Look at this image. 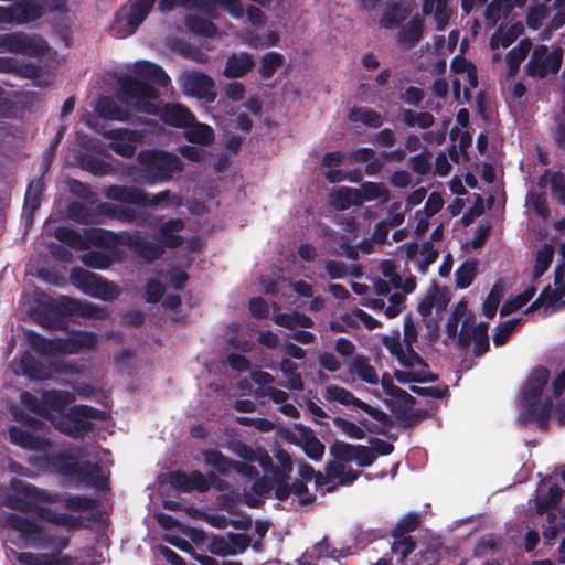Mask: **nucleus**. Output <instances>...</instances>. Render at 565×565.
Wrapping results in <instances>:
<instances>
[{"label": "nucleus", "instance_id": "nucleus-1", "mask_svg": "<svg viewBox=\"0 0 565 565\" xmlns=\"http://www.w3.org/2000/svg\"><path fill=\"white\" fill-rule=\"evenodd\" d=\"M134 74L136 76L124 75L118 78V89L116 92L118 100L158 99L159 90L154 85L167 87L171 82L160 65L148 61L136 62Z\"/></svg>", "mask_w": 565, "mask_h": 565}, {"label": "nucleus", "instance_id": "nucleus-2", "mask_svg": "<svg viewBox=\"0 0 565 565\" xmlns=\"http://www.w3.org/2000/svg\"><path fill=\"white\" fill-rule=\"evenodd\" d=\"M73 316L103 320L107 318L108 313L106 309L97 305L82 302L65 296L49 298L36 310L38 323L51 330H66L68 327L66 319Z\"/></svg>", "mask_w": 565, "mask_h": 565}, {"label": "nucleus", "instance_id": "nucleus-3", "mask_svg": "<svg viewBox=\"0 0 565 565\" xmlns=\"http://www.w3.org/2000/svg\"><path fill=\"white\" fill-rule=\"evenodd\" d=\"M138 162L141 166V179L147 184L168 182L184 168L177 154L160 149L140 151Z\"/></svg>", "mask_w": 565, "mask_h": 565}, {"label": "nucleus", "instance_id": "nucleus-4", "mask_svg": "<svg viewBox=\"0 0 565 565\" xmlns=\"http://www.w3.org/2000/svg\"><path fill=\"white\" fill-rule=\"evenodd\" d=\"M107 413L88 405H73L66 413L52 416V426L61 434L74 439L84 438L92 429L95 420H105Z\"/></svg>", "mask_w": 565, "mask_h": 565}, {"label": "nucleus", "instance_id": "nucleus-5", "mask_svg": "<svg viewBox=\"0 0 565 565\" xmlns=\"http://www.w3.org/2000/svg\"><path fill=\"white\" fill-rule=\"evenodd\" d=\"M156 0H129L115 12L109 25L113 36L125 39L132 35L151 12Z\"/></svg>", "mask_w": 565, "mask_h": 565}, {"label": "nucleus", "instance_id": "nucleus-6", "mask_svg": "<svg viewBox=\"0 0 565 565\" xmlns=\"http://www.w3.org/2000/svg\"><path fill=\"white\" fill-rule=\"evenodd\" d=\"M71 280L84 294L104 301H113L120 295V290L115 282L83 268L72 269Z\"/></svg>", "mask_w": 565, "mask_h": 565}, {"label": "nucleus", "instance_id": "nucleus-7", "mask_svg": "<svg viewBox=\"0 0 565 565\" xmlns=\"http://www.w3.org/2000/svg\"><path fill=\"white\" fill-rule=\"evenodd\" d=\"M106 199L138 206H157L170 198V190H163L151 199L148 193L138 186L113 184L103 190Z\"/></svg>", "mask_w": 565, "mask_h": 565}, {"label": "nucleus", "instance_id": "nucleus-8", "mask_svg": "<svg viewBox=\"0 0 565 565\" xmlns=\"http://www.w3.org/2000/svg\"><path fill=\"white\" fill-rule=\"evenodd\" d=\"M563 53L562 47H555L550 52L544 44L536 46L525 66L527 75L545 78L550 74H556L562 66Z\"/></svg>", "mask_w": 565, "mask_h": 565}, {"label": "nucleus", "instance_id": "nucleus-9", "mask_svg": "<svg viewBox=\"0 0 565 565\" xmlns=\"http://www.w3.org/2000/svg\"><path fill=\"white\" fill-rule=\"evenodd\" d=\"M0 47L10 53H18L32 57L43 56L49 49L47 42L42 36H31L24 32L1 34Z\"/></svg>", "mask_w": 565, "mask_h": 565}, {"label": "nucleus", "instance_id": "nucleus-10", "mask_svg": "<svg viewBox=\"0 0 565 565\" xmlns=\"http://www.w3.org/2000/svg\"><path fill=\"white\" fill-rule=\"evenodd\" d=\"M324 397L330 402H338L341 405L354 406L361 411H364L373 419L382 423L385 426L392 425V419L388 414L355 397L352 392L344 387L338 385H330L326 388Z\"/></svg>", "mask_w": 565, "mask_h": 565}, {"label": "nucleus", "instance_id": "nucleus-11", "mask_svg": "<svg viewBox=\"0 0 565 565\" xmlns=\"http://www.w3.org/2000/svg\"><path fill=\"white\" fill-rule=\"evenodd\" d=\"M180 87L185 96L205 99L213 103L216 99L214 79L198 71L184 72L180 77Z\"/></svg>", "mask_w": 565, "mask_h": 565}, {"label": "nucleus", "instance_id": "nucleus-12", "mask_svg": "<svg viewBox=\"0 0 565 565\" xmlns=\"http://www.w3.org/2000/svg\"><path fill=\"white\" fill-rule=\"evenodd\" d=\"M43 7L36 0H18L9 7L0 6V23L28 24L41 19Z\"/></svg>", "mask_w": 565, "mask_h": 565}, {"label": "nucleus", "instance_id": "nucleus-13", "mask_svg": "<svg viewBox=\"0 0 565 565\" xmlns=\"http://www.w3.org/2000/svg\"><path fill=\"white\" fill-rule=\"evenodd\" d=\"M22 373L32 380H47L55 373L67 372L64 362L52 360L49 365L34 356L30 351H24L19 359Z\"/></svg>", "mask_w": 565, "mask_h": 565}, {"label": "nucleus", "instance_id": "nucleus-14", "mask_svg": "<svg viewBox=\"0 0 565 565\" xmlns=\"http://www.w3.org/2000/svg\"><path fill=\"white\" fill-rule=\"evenodd\" d=\"M169 484L177 491L191 493L198 491L204 493L210 490L207 478L199 470L186 473L182 470L170 471L167 475Z\"/></svg>", "mask_w": 565, "mask_h": 565}, {"label": "nucleus", "instance_id": "nucleus-15", "mask_svg": "<svg viewBox=\"0 0 565 565\" xmlns=\"http://www.w3.org/2000/svg\"><path fill=\"white\" fill-rule=\"evenodd\" d=\"M295 429L298 431V435L290 434L287 439L300 446L308 458L313 461H320L326 450L323 443L319 440L315 431L308 426L295 424Z\"/></svg>", "mask_w": 565, "mask_h": 565}, {"label": "nucleus", "instance_id": "nucleus-16", "mask_svg": "<svg viewBox=\"0 0 565 565\" xmlns=\"http://www.w3.org/2000/svg\"><path fill=\"white\" fill-rule=\"evenodd\" d=\"M276 458L278 466H274L271 471V479L275 483V498L279 501H286L288 499L287 483L291 479L294 465L290 455L284 449L277 451Z\"/></svg>", "mask_w": 565, "mask_h": 565}, {"label": "nucleus", "instance_id": "nucleus-17", "mask_svg": "<svg viewBox=\"0 0 565 565\" xmlns=\"http://www.w3.org/2000/svg\"><path fill=\"white\" fill-rule=\"evenodd\" d=\"M110 139L109 148L124 158H131L136 153V142L139 140V134L130 129H114L105 134Z\"/></svg>", "mask_w": 565, "mask_h": 565}, {"label": "nucleus", "instance_id": "nucleus-18", "mask_svg": "<svg viewBox=\"0 0 565 565\" xmlns=\"http://www.w3.org/2000/svg\"><path fill=\"white\" fill-rule=\"evenodd\" d=\"M523 407L525 422H536L537 428L542 431L548 429V422L553 411V402L551 398L525 402L523 403Z\"/></svg>", "mask_w": 565, "mask_h": 565}, {"label": "nucleus", "instance_id": "nucleus-19", "mask_svg": "<svg viewBox=\"0 0 565 565\" xmlns=\"http://www.w3.org/2000/svg\"><path fill=\"white\" fill-rule=\"evenodd\" d=\"M74 478L79 483L97 490H104L108 486V479L98 462L81 461Z\"/></svg>", "mask_w": 565, "mask_h": 565}, {"label": "nucleus", "instance_id": "nucleus-20", "mask_svg": "<svg viewBox=\"0 0 565 565\" xmlns=\"http://www.w3.org/2000/svg\"><path fill=\"white\" fill-rule=\"evenodd\" d=\"M160 118L174 128H189L195 121L194 114L182 104H166L161 108Z\"/></svg>", "mask_w": 565, "mask_h": 565}, {"label": "nucleus", "instance_id": "nucleus-21", "mask_svg": "<svg viewBox=\"0 0 565 565\" xmlns=\"http://www.w3.org/2000/svg\"><path fill=\"white\" fill-rule=\"evenodd\" d=\"M550 371L545 366H536L521 391L522 403L540 399L541 394L548 383Z\"/></svg>", "mask_w": 565, "mask_h": 565}, {"label": "nucleus", "instance_id": "nucleus-22", "mask_svg": "<svg viewBox=\"0 0 565 565\" xmlns=\"http://www.w3.org/2000/svg\"><path fill=\"white\" fill-rule=\"evenodd\" d=\"M185 223L181 218H170L159 227V242L163 249L178 248L183 244V237L179 234L183 231Z\"/></svg>", "mask_w": 565, "mask_h": 565}, {"label": "nucleus", "instance_id": "nucleus-23", "mask_svg": "<svg viewBox=\"0 0 565 565\" xmlns=\"http://www.w3.org/2000/svg\"><path fill=\"white\" fill-rule=\"evenodd\" d=\"M255 65L253 55L247 52L239 54L233 53L228 56L224 68V76L227 78H237L246 75Z\"/></svg>", "mask_w": 565, "mask_h": 565}, {"label": "nucleus", "instance_id": "nucleus-24", "mask_svg": "<svg viewBox=\"0 0 565 565\" xmlns=\"http://www.w3.org/2000/svg\"><path fill=\"white\" fill-rule=\"evenodd\" d=\"M63 353L75 354L82 350H93L97 347L98 338L94 332L82 331L71 338H62Z\"/></svg>", "mask_w": 565, "mask_h": 565}, {"label": "nucleus", "instance_id": "nucleus-25", "mask_svg": "<svg viewBox=\"0 0 565 565\" xmlns=\"http://www.w3.org/2000/svg\"><path fill=\"white\" fill-rule=\"evenodd\" d=\"M96 212L98 214V218L105 216L121 221L124 223H137L139 225L142 224L141 221L137 220L136 211L129 206L115 205L104 202L96 205Z\"/></svg>", "mask_w": 565, "mask_h": 565}, {"label": "nucleus", "instance_id": "nucleus-26", "mask_svg": "<svg viewBox=\"0 0 565 565\" xmlns=\"http://www.w3.org/2000/svg\"><path fill=\"white\" fill-rule=\"evenodd\" d=\"M381 385L383 392L392 398V402L388 403L391 408L392 405L407 407L416 404V398L408 394L405 390L396 386L393 382V377L388 373H384L382 375Z\"/></svg>", "mask_w": 565, "mask_h": 565}, {"label": "nucleus", "instance_id": "nucleus-27", "mask_svg": "<svg viewBox=\"0 0 565 565\" xmlns=\"http://www.w3.org/2000/svg\"><path fill=\"white\" fill-rule=\"evenodd\" d=\"M28 343L39 354L53 356L63 353L62 338L47 339L39 333L29 332Z\"/></svg>", "mask_w": 565, "mask_h": 565}, {"label": "nucleus", "instance_id": "nucleus-28", "mask_svg": "<svg viewBox=\"0 0 565 565\" xmlns=\"http://www.w3.org/2000/svg\"><path fill=\"white\" fill-rule=\"evenodd\" d=\"M95 111L100 118L117 121H127L129 110L120 107L111 97L102 96L98 98Z\"/></svg>", "mask_w": 565, "mask_h": 565}, {"label": "nucleus", "instance_id": "nucleus-29", "mask_svg": "<svg viewBox=\"0 0 565 565\" xmlns=\"http://www.w3.org/2000/svg\"><path fill=\"white\" fill-rule=\"evenodd\" d=\"M349 371L367 384L375 385L379 382L376 370L371 365L369 358L365 355H354L349 364Z\"/></svg>", "mask_w": 565, "mask_h": 565}, {"label": "nucleus", "instance_id": "nucleus-30", "mask_svg": "<svg viewBox=\"0 0 565 565\" xmlns=\"http://www.w3.org/2000/svg\"><path fill=\"white\" fill-rule=\"evenodd\" d=\"M206 466L212 467L217 473L228 476L235 468L236 460H232L216 449H206L202 452Z\"/></svg>", "mask_w": 565, "mask_h": 565}, {"label": "nucleus", "instance_id": "nucleus-31", "mask_svg": "<svg viewBox=\"0 0 565 565\" xmlns=\"http://www.w3.org/2000/svg\"><path fill=\"white\" fill-rule=\"evenodd\" d=\"M423 20L415 15L398 33V43L403 44L407 49L414 47L423 36Z\"/></svg>", "mask_w": 565, "mask_h": 565}, {"label": "nucleus", "instance_id": "nucleus-32", "mask_svg": "<svg viewBox=\"0 0 565 565\" xmlns=\"http://www.w3.org/2000/svg\"><path fill=\"white\" fill-rule=\"evenodd\" d=\"M78 164L83 170L97 177L108 175L113 171V166L109 162L90 152L81 153Z\"/></svg>", "mask_w": 565, "mask_h": 565}, {"label": "nucleus", "instance_id": "nucleus-33", "mask_svg": "<svg viewBox=\"0 0 565 565\" xmlns=\"http://www.w3.org/2000/svg\"><path fill=\"white\" fill-rule=\"evenodd\" d=\"M115 232L102 227H86L84 228V238L89 245L104 248H115Z\"/></svg>", "mask_w": 565, "mask_h": 565}, {"label": "nucleus", "instance_id": "nucleus-34", "mask_svg": "<svg viewBox=\"0 0 565 565\" xmlns=\"http://www.w3.org/2000/svg\"><path fill=\"white\" fill-rule=\"evenodd\" d=\"M115 232L102 227H86L84 228V238L89 245L104 248H115Z\"/></svg>", "mask_w": 565, "mask_h": 565}, {"label": "nucleus", "instance_id": "nucleus-35", "mask_svg": "<svg viewBox=\"0 0 565 565\" xmlns=\"http://www.w3.org/2000/svg\"><path fill=\"white\" fill-rule=\"evenodd\" d=\"M362 204L363 202L360 195V190L358 189L342 186L332 194V205L339 211H344L353 205L360 206Z\"/></svg>", "mask_w": 565, "mask_h": 565}, {"label": "nucleus", "instance_id": "nucleus-36", "mask_svg": "<svg viewBox=\"0 0 565 565\" xmlns=\"http://www.w3.org/2000/svg\"><path fill=\"white\" fill-rule=\"evenodd\" d=\"M81 461L70 452H58L50 458V465L61 476L75 477Z\"/></svg>", "mask_w": 565, "mask_h": 565}, {"label": "nucleus", "instance_id": "nucleus-37", "mask_svg": "<svg viewBox=\"0 0 565 565\" xmlns=\"http://www.w3.org/2000/svg\"><path fill=\"white\" fill-rule=\"evenodd\" d=\"M409 15V11L401 3L387 6L380 19V25L384 29H394L399 26Z\"/></svg>", "mask_w": 565, "mask_h": 565}, {"label": "nucleus", "instance_id": "nucleus-38", "mask_svg": "<svg viewBox=\"0 0 565 565\" xmlns=\"http://www.w3.org/2000/svg\"><path fill=\"white\" fill-rule=\"evenodd\" d=\"M348 118L351 122H362L373 129H377L383 125L381 114L371 108L353 107L350 109Z\"/></svg>", "mask_w": 565, "mask_h": 565}, {"label": "nucleus", "instance_id": "nucleus-39", "mask_svg": "<svg viewBox=\"0 0 565 565\" xmlns=\"http://www.w3.org/2000/svg\"><path fill=\"white\" fill-rule=\"evenodd\" d=\"M359 190L363 203L380 200L381 203L385 204L391 199L390 190L382 182L365 181Z\"/></svg>", "mask_w": 565, "mask_h": 565}, {"label": "nucleus", "instance_id": "nucleus-40", "mask_svg": "<svg viewBox=\"0 0 565 565\" xmlns=\"http://www.w3.org/2000/svg\"><path fill=\"white\" fill-rule=\"evenodd\" d=\"M8 434L12 444L29 450L39 449L40 438L36 437L33 433L19 426L12 425L9 427Z\"/></svg>", "mask_w": 565, "mask_h": 565}, {"label": "nucleus", "instance_id": "nucleus-41", "mask_svg": "<svg viewBox=\"0 0 565 565\" xmlns=\"http://www.w3.org/2000/svg\"><path fill=\"white\" fill-rule=\"evenodd\" d=\"M132 250L147 263L160 259L164 254L160 243L150 242L142 235H140Z\"/></svg>", "mask_w": 565, "mask_h": 565}, {"label": "nucleus", "instance_id": "nucleus-42", "mask_svg": "<svg viewBox=\"0 0 565 565\" xmlns=\"http://www.w3.org/2000/svg\"><path fill=\"white\" fill-rule=\"evenodd\" d=\"M68 216L78 224L89 225V224H102V218H98V214L96 212V207L90 211L84 204L78 202H72L67 206Z\"/></svg>", "mask_w": 565, "mask_h": 565}, {"label": "nucleus", "instance_id": "nucleus-43", "mask_svg": "<svg viewBox=\"0 0 565 565\" xmlns=\"http://www.w3.org/2000/svg\"><path fill=\"white\" fill-rule=\"evenodd\" d=\"M392 411L402 420L403 427H413L429 416V411L424 408L412 409V406L392 405Z\"/></svg>", "mask_w": 565, "mask_h": 565}, {"label": "nucleus", "instance_id": "nucleus-44", "mask_svg": "<svg viewBox=\"0 0 565 565\" xmlns=\"http://www.w3.org/2000/svg\"><path fill=\"white\" fill-rule=\"evenodd\" d=\"M71 392L62 390H49L42 394V403L45 409L61 411L74 401Z\"/></svg>", "mask_w": 565, "mask_h": 565}, {"label": "nucleus", "instance_id": "nucleus-45", "mask_svg": "<svg viewBox=\"0 0 565 565\" xmlns=\"http://www.w3.org/2000/svg\"><path fill=\"white\" fill-rule=\"evenodd\" d=\"M54 236L57 241H60L70 248L76 250L87 249V243L85 242L84 234L82 235L79 232L73 228L66 226H58L54 231Z\"/></svg>", "mask_w": 565, "mask_h": 565}, {"label": "nucleus", "instance_id": "nucleus-46", "mask_svg": "<svg viewBox=\"0 0 565 565\" xmlns=\"http://www.w3.org/2000/svg\"><path fill=\"white\" fill-rule=\"evenodd\" d=\"M185 25L192 33L200 36L215 38L217 35V26L210 19L200 15H188Z\"/></svg>", "mask_w": 565, "mask_h": 565}, {"label": "nucleus", "instance_id": "nucleus-47", "mask_svg": "<svg viewBox=\"0 0 565 565\" xmlns=\"http://www.w3.org/2000/svg\"><path fill=\"white\" fill-rule=\"evenodd\" d=\"M45 185L41 178L31 181L24 195V210L32 215L41 205Z\"/></svg>", "mask_w": 565, "mask_h": 565}, {"label": "nucleus", "instance_id": "nucleus-48", "mask_svg": "<svg viewBox=\"0 0 565 565\" xmlns=\"http://www.w3.org/2000/svg\"><path fill=\"white\" fill-rule=\"evenodd\" d=\"M186 139L192 143L209 146L214 141V130L205 124L193 122L185 132Z\"/></svg>", "mask_w": 565, "mask_h": 565}, {"label": "nucleus", "instance_id": "nucleus-49", "mask_svg": "<svg viewBox=\"0 0 565 565\" xmlns=\"http://www.w3.org/2000/svg\"><path fill=\"white\" fill-rule=\"evenodd\" d=\"M274 321L276 324L291 330L297 327H313V320L309 316L298 311H294L292 313H279L275 316Z\"/></svg>", "mask_w": 565, "mask_h": 565}, {"label": "nucleus", "instance_id": "nucleus-50", "mask_svg": "<svg viewBox=\"0 0 565 565\" xmlns=\"http://www.w3.org/2000/svg\"><path fill=\"white\" fill-rule=\"evenodd\" d=\"M284 64L285 57L281 53L268 52L260 58L258 73L263 79H269Z\"/></svg>", "mask_w": 565, "mask_h": 565}, {"label": "nucleus", "instance_id": "nucleus-51", "mask_svg": "<svg viewBox=\"0 0 565 565\" xmlns=\"http://www.w3.org/2000/svg\"><path fill=\"white\" fill-rule=\"evenodd\" d=\"M478 271V262L476 259L465 260L455 271L456 286L459 289L468 288Z\"/></svg>", "mask_w": 565, "mask_h": 565}, {"label": "nucleus", "instance_id": "nucleus-52", "mask_svg": "<svg viewBox=\"0 0 565 565\" xmlns=\"http://www.w3.org/2000/svg\"><path fill=\"white\" fill-rule=\"evenodd\" d=\"M280 371L288 380L287 387L291 391H302L305 387L302 376L298 373V365L288 358L280 362Z\"/></svg>", "mask_w": 565, "mask_h": 565}, {"label": "nucleus", "instance_id": "nucleus-53", "mask_svg": "<svg viewBox=\"0 0 565 565\" xmlns=\"http://www.w3.org/2000/svg\"><path fill=\"white\" fill-rule=\"evenodd\" d=\"M532 47V43L529 39L521 40L520 43L511 49L507 56L505 61L511 73H514L519 70L520 64L527 56L530 50Z\"/></svg>", "mask_w": 565, "mask_h": 565}, {"label": "nucleus", "instance_id": "nucleus-54", "mask_svg": "<svg viewBox=\"0 0 565 565\" xmlns=\"http://www.w3.org/2000/svg\"><path fill=\"white\" fill-rule=\"evenodd\" d=\"M503 295H504L503 282L497 281L492 286L487 299L484 300V302L482 305L483 315L488 319H493L495 317L498 307L500 305L501 299L503 298Z\"/></svg>", "mask_w": 565, "mask_h": 565}, {"label": "nucleus", "instance_id": "nucleus-55", "mask_svg": "<svg viewBox=\"0 0 565 565\" xmlns=\"http://www.w3.org/2000/svg\"><path fill=\"white\" fill-rule=\"evenodd\" d=\"M63 507L72 512H82L93 510L97 505V501L93 498L66 493L62 498Z\"/></svg>", "mask_w": 565, "mask_h": 565}, {"label": "nucleus", "instance_id": "nucleus-56", "mask_svg": "<svg viewBox=\"0 0 565 565\" xmlns=\"http://www.w3.org/2000/svg\"><path fill=\"white\" fill-rule=\"evenodd\" d=\"M488 328V322H479L472 328L475 356H482L490 349Z\"/></svg>", "mask_w": 565, "mask_h": 565}, {"label": "nucleus", "instance_id": "nucleus-57", "mask_svg": "<svg viewBox=\"0 0 565 565\" xmlns=\"http://www.w3.org/2000/svg\"><path fill=\"white\" fill-rule=\"evenodd\" d=\"M535 294H536V288L534 286L526 288L523 292H521L513 299L507 300L500 309V315L509 316V315L520 310L534 297Z\"/></svg>", "mask_w": 565, "mask_h": 565}, {"label": "nucleus", "instance_id": "nucleus-58", "mask_svg": "<svg viewBox=\"0 0 565 565\" xmlns=\"http://www.w3.org/2000/svg\"><path fill=\"white\" fill-rule=\"evenodd\" d=\"M420 525V519L417 513L409 512L401 519L391 532L393 539L406 537L407 533L416 531Z\"/></svg>", "mask_w": 565, "mask_h": 565}, {"label": "nucleus", "instance_id": "nucleus-59", "mask_svg": "<svg viewBox=\"0 0 565 565\" xmlns=\"http://www.w3.org/2000/svg\"><path fill=\"white\" fill-rule=\"evenodd\" d=\"M85 266L94 269H107L114 263V258L100 250H89L82 256Z\"/></svg>", "mask_w": 565, "mask_h": 565}, {"label": "nucleus", "instance_id": "nucleus-60", "mask_svg": "<svg viewBox=\"0 0 565 565\" xmlns=\"http://www.w3.org/2000/svg\"><path fill=\"white\" fill-rule=\"evenodd\" d=\"M46 514V519L56 525L65 526L68 530H81L83 527V520L81 516L55 512L52 510H47Z\"/></svg>", "mask_w": 565, "mask_h": 565}, {"label": "nucleus", "instance_id": "nucleus-61", "mask_svg": "<svg viewBox=\"0 0 565 565\" xmlns=\"http://www.w3.org/2000/svg\"><path fill=\"white\" fill-rule=\"evenodd\" d=\"M288 498L292 493L298 498L300 505H311L316 502V495L309 492L307 482L303 480H295L292 483H287Z\"/></svg>", "mask_w": 565, "mask_h": 565}, {"label": "nucleus", "instance_id": "nucleus-62", "mask_svg": "<svg viewBox=\"0 0 565 565\" xmlns=\"http://www.w3.org/2000/svg\"><path fill=\"white\" fill-rule=\"evenodd\" d=\"M7 522L10 525V527L24 535H33L39 533L40 531L38 524L34 521L18 514H9L7 518Z\"/></svg>", "mask_w": 565, "mask_h": 565}, {"label": "nucleus", "instance_id": "nucleus-63", "mask_svg": "<svg viewBox=\"0 0 565 565\" xmlns=\"http://www.w3.org/2000/svg\"><path fill=\"white\" fill-rule=\"evenodd\" d=\"M330 455L334 460L347 463L354 459L355 445L345 441L335 440L329 448Z\"/></svg>", "mask_w": 565, "mask_h": 565}, {"label": "nucleus", "instance_id": "nucleus-64", "mask_svg": "<svg viewBox=\"0 0 565 565\" xmlns=\"http://www.w3.org/2000/svg\"><path fill=\"white\" fill-rule=\"evenodd\" d=\"M18 561L26 565H57V553H46L34 555L23 552L18 555Z\"/></svg>", "mask_w": 565, "mask_h": 565}]
</instances>
